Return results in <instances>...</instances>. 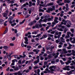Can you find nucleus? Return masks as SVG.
<instances>
[{"label":"nucleus","instance_id":"1","mask_svg":"<svg viewBox=\"0 0 75 75\" xmlns=\"http://www.w3.org/2000/svg\"><path fill=\"white\" fill-rule=\"evenodd\" d=\"M51 7L52 8H48V9L46 10V12L50 13H51V11H52L53 10H54L55 8V6H52Z\"/></svg>","mask_w":75,"mask_h":75},{"label":"nucleus","instance_id":"2","mask_svg":"<svg viewBox=\"0 0 75 75\" xmlns=\"http://www.w3.org/2000/svg\"><path fill=\"white\" fill-rule=\"evenodd\" d=\"M48 16H46L45 17V19L43 20L40 19L39 21V23H40V24H41V22H42V21L45 23H46V22H47V21H48Z\"/></svg>","mask_w":75,"mask_h":75},{"label":"nucleus","instance_id":"3","mask_svg":"<svg viewBox=\"0 0 75 75\" xmlns=\"http://www.w3.org/2000/svg\"><path fill=\"white\" fill-rule=\"evenodd\" d=\"M46 4H42V7H47V6H53L54 5V2H52L51 3H49L47 4L46 5H45Z\"/></svg>","mask_w":75,"mask_h":75},{"label":"nucleus","instance_id":"4","mask_svg":"<svg viewBox=\"0 0 75 75\" xmlns=\"http://www.w3.org/2000/svg\"><path fill=\"white\" fill-rule=\"evenodd\" d=\"M35 27L36 28H42V24H39V23H37L35 24Z\"/></svg>","mask_w":75,"mask_h":75},{"label":"nucleus","instance_id":"5","mask_svg":"<svg viewBox=\"0 0 75 75\" xmlns=\"http://www.w3.org/2000/svg\"><path fill=\"white\" fill-rule=\"evenodd\" d=\"M62 51L63 52H60V54H67L68 53V51H67L65 49H63Z\"/></svg>","mask_w":75,"mask_h":75},{"label":"nucleus","instance_id":"6","mask_svg":"<svg viewBox=\"0 0 75 75\" xmlns=\"http://www.w3.org/2000/svg\"><path fill=\"white\" fill-rule=\"evenodd\" d=\"M75 73V70H72L69 71V72H67V74L68 75H70L71 74H73Z\"/></svg>","mask_w":75,"mask_h":75},{"label":"nucleus","instance_id":"7","mask_svg":"<svg viewBox=\"0 0 75 75\" xmlns=\"http://www.w3.org/2000/svg\"><path fill=\"white\" fill-rule=\"evenodd\" d=\"M54 22H53L52 23V24L51 25V27H54V26L55 24H56V23H58V21H57V20H54Z\"/></svg>","mask_w":75,"mask_h":75},{"label":"nucleus","instance_id":"8","mask_svg":"<svg viewBox=\"0 0 75 75\" xmlns=\"http://www.w3.org/2000/svg\"><path fill=\"white\" fill-rule=\"evenodd\" d=\"M52 68L54 69H56V66H50L49 67V69L51 71H54V70Z\"/></svg>","mask_w":75,"mask_h":75},{"label":"nucleus","instance_id":"9","mask_svg":"<svg viewBox=\"0 0 75 75\" xmlns=\"http://www.w3.org/2000/svg\"><path fill=\"white\" fill-rule=\"evenodd\" d=\"M47 21H51L52 19L54 18V17L53 16H52L51 18H49L50 17V16L49 15H47Z\"/></svg>","mask_w":75,"mask_h":75},{"label":"nucleus","instance_id":"10","mask_svg":"<svg viewBox=\"0 0 75 75\" xmlns=\"http://www.w3.org/2000/svg\"><path fill=\"white\" fill-rule=\"evenodd\" d=\"M12 63L11 64V67L12 66V65H14L15 62H18V60L16 59H15L12 60Z\"/></svg>","mask_w":75,"mask_h":75},{"label":"nucleus","instance_id":"11","mask_svg":"<svg viewBox=\"0 0 75 75\" xmlns=\"http://www.w3.org/2000/svg\"><path fill=\"white\" fill-rule=\"evenodd\" d=\"M70 66H66L63 69V70H67V71H69L70 70V69L69 68H70Z\"/></svg>","mask_w":75,"mask_h":75},{"label":"nucleus","instance_id":"12","mask_svg":"<svg viewBox=\"0 0 75 75\" xmlns=\"http://www.w3.org/2000/svg\"><path fill=\"white\" fill-rule=\"evenodd\" d=\"M47 54H49V55H52L53 56H55L56 55V54L55 53H54L53 54V52H50L49 51H47Z\"/></svg>","mask_w":75,"mask_h":75},{"label":"nucleus","instance_id":"13","mask_svg":"<svg viewBox=\"0 0 75 75\" xmlns=\"http://www.w3.org/2000/svg\"><path fill=\"white\" fill-rule=\"evenodd\" d=\"M33 52H35L36 54H38V52H40V50H37V49H35L33 50Z\"/></svg>","mask_w":75,"mask_h":75},{"label":"nucleus","instance_id":"14","mask_svg":"<svg viewBox=\"0 0 75 75\" xmlns=\"http://www.w3.org/2000/svg\"><path fill=\"white\" fill-rule=\"evenodd\" d=\"M25 54V53L24 52H23V56L21 55H20L19 57L20 58H24L25 57H26V55L24 54Z\"/></svg>","mask_w":75,"mask_h":75},{"label":"nucleus","instance_id":"15","mask_svg":"<svg viewBox=\"0 0 75 75\" xmlns=\"http://www.w3.org/2000/svg\"><path fill=\"white\" fill-rule=\"evenodd\" d=\"M60 39L61 40V42H64V43L65 42V39L64 38L62 37H61L60 38Z\"/></svg>","mask_w":75,"mask_h":75},{"label":"nucleus","instance_id":"16","mask_svg":"<svg viewBox=\"0 0 75 75\" xmlns=\"http://www.w3.org/2000/svg\"><path fill=\"white\" fill-rule=\"evenodd\" d=\"M4 21L3 19H0V24H3L4 23Z\"/></svg>","mask_w":75,"mask_h":75},{"label":"nucleus","instance_id":"17","mask_svg":"<svg viewBox=\"0 0 75 75\" xmlns=\"http://www.w3.org/2000/svg\"><path fill=\"white\" fill-rule=\"evenodd\" d=\"M40 60H39V59H37V60L34 62V65H35V64H38Z\"/></svg>","mask_w":75,"mask_h":75},{"label":"nucleus","instance_id":"18","mask_svg":"<svg viewBox=\"0 0 75 75\" xmlns=\"http://www.w3.org/2000/svg\"><path fill=\"white\" fill-rule=\"evenodd\" d=\"M64 1L65 3H69L70 2V1L68 0H64Z\"/></svg>","mask_w":75,"mask_h":75},{"label":"nucleus","instance_id":"19","mask_svg":"<svg viewBox=\"0 0 75 75\" xmlns=\"http://www.w3.org/2000/svg\"><path fill=\"white\" fill-rule=\"evenodd\" d=\"M2 15L4 17H7V13H3L2 14Z\"/></svg>","mask_w":75,"mask_h":75},{"label":"nucleus","instance_id":"20","mask_svg":"<svg viewBox=\"0 0 75 75\" xmlns=\"http://www.w3.org/2000/svg\"><path fill=\"white\" fill-rule=\"evenodd\" d=\"M72 54V53H71L69 54L68 53L67 54H66L64 55V57H65V55H67V56H70Z\"/></svg>","mask_w":75,"mask_h":75},{"label":"nucleus","instance_id":"21","mask_svg":"<svg viewBox=\"0 0 75 75\" xmlns=\"http://www.w3.org/2000/svg\"><path fill=\"white\" fill-rule=\"evenodd\" d=\"M11 54H10L7 56V58H8V59H11Z\"/></svg>","mask_w":75,"mask_h":75},{"label":"nucleus","instance_id":"22","mask_svg":"<svg viewBox=\"0 0 75 75\" xmlns=\"http://www.w3.org/2000/svg\"><path fill=\"white\" fill-rule=\"evenodd\" d=\"M67 21H65L64 23L63 22H62L61 23V24L63 25L64 24V25H66L67 24Z\"/></svg>","mask_w":75,"mask_h":75},{"label":"nucleus","instance_id":"23","mask_svg":"<svg viewBox=\"0 0 75 75\" xmlns=\"http://www.w3.org/2000/svg\"><path fill=\"white\" fill-rule=\"evenodd\" d=\"M13 18H14L12 16H11L9 17L8 20H13Z\"/></svg>","mask_w":75,"mask_h":75},{"label":"nucleus","instance_id":"24","mask_svg":"<svg viewBox=\"0 0 75 75\" xmlns=\"http://www.w3.org/2000/svg\"><path fill=\"white\" fill-rule=\"evenodd\" d=\"M42 36L43 38H47V37H48L47 35L46 34L43 35Z\"/></svg>","mask_w":75,"mask_h":75},{"label":"nucleus","instance_id":"25","mask_svg":"<svg viewBox=\"0 0 75 75\" xmlns=\"http://www.w3.org/2000/svg\"><path fill=\"white\" fill-rule=\"evenodd\" d=\"M33 24H34V22H30L29 23L28 25H32Z\"/></svg>","mask_w":75,"mask_h":75},{"label":"nucleus","instance_id":"26","mask_svg":"<svg viewBox=\"0 0 75 75\" xmlns=\"http://www.w3.org/2000/svg\"><path fill=\"white\" fill-rule=\"evenodd\" d=\"M27 12L24 11L23 12V14L25 16H26V15H27Z\"/></svg>","mask_w":75,"mask_h":75},{"label":"nucleus","instance_id":"27","mask_svg":"<svg viewBox=\"0 0 75 75\" xmlns=\"http://www.w3.org/2000/svg\"><path fill=\"white\" fill-rule=\"evenodd\" d=\"M57 30L59 31H63V29L62 28H58L57 29Z\"/></svg>","mask_w":75,"mask_h":75},{"label":"nucleus","instance_id":"28","mask_svg":"<svg viewBox=\"0 0 75 75\" xmlns=\"http://www.w3.org/2000/svg\"><path fill=\"white\" fill-rule=\"evenodd\" d=\"M29 7H31V6H33V5H32V2L29 1Z\"/></svg>","mask_w":75,"mask_h":75},{"label":"nucleus","instance_id":"29","mask_svg":"<svg viewBox=\"0 0 75 75\" xmlns=\"http://www.w3.org/2000/svg\"><path fill=\"white\" fill-rule=\"evenodd\" d=\"M46 67L47 68L46 69V71H49V70H48V67H49V65H46Z\"/></svg>","mask_w":75,"mask_h":75},{"label":"nucleus","instance_id":"30","mask_svg":"<svg viewBox=\"0 0 75 75\" xmlns=\"http://www.w3.org/2000/svg\"><path fill=\"white\" fill-rule=\"evenodd\" d=\"M17 73L18 74V75H22V73H21V71H19Z\"/></svg>","mask_w":75,"mask_h":75},{"label":"nucleus","instance_id":"31","mask_svg":"<svg viewBox=\"0 0 75 75\" xmlns=\"http://www.w3.org/2000/svg\"><path fill=\"white\" fill-rule=\"evenodd\" d=\"M25 21V19H24L22 22H20V24L21 25L22 24H23Z\"/></svg>","mask_w":75,"mask_h":75},{"label":"nucleus","instance_id":"32","mask_svg":"<svg viewBox=\"0 0 75 75\" xmlns=\"http://www.w3.org/2000/svg\"><path fill=\"white\" fill-rule=\"evenodd\" d=\"M39 11H40V12H44V10L41 9H40L39 10Z\"/></svg>","mask_w":75,"mask_h":75},{"label":"nucleus","instance_id":"33","mask_svg":"<svg viewBox=\"0 0 75 75\" xmlns=\"http://www.w3.org/2000/svg\"><path fill=\"white\" fill-rule=\"evenodd\" d=\"M59 53H58V52L57 53H56L57 55H56L54 56V58H57L58 57V55H59Z\"/></svg>","mask_w":75,"mask_h":75},{"label":"nucleus","instance_id":"34","mask_svg":"<svg viewBox=\"0 0 75 75\" xmlns=\"http://www.w3.org/2000/svg\"><path fill=\"white\" fill-rule=\"evenodd\" d=\"M48 35L49 37H53V35L51 34H48Z\"/></svg>","mask_w":75,"mask_h":75},{"label":"nucleus","instance_id":"35","mask_svg":"<svg viewBox=\"0 0 75 75\" xmlns=\"http://www.w3.org/2000/svg\"><path fill=\"white\" fill-rule=\"evenodd\" d=\"M71 33L70 32H67V36H69V37H70V34H71Z\"/></svg>","mask_w":75,"mask_h":75},{"label":"nucleus","instance_id":"36","mask_svg":"<svg viewBox=\"0 0 75 75\" xmlns=\"http://www.w3.org/2000/svg\"><path fill=\"white\" fill-rule=\"evenodd\" d=\"M60 62L61 63V64L62 65H64V64L65 63L64 62H63V61L62 60H60Z\"/></svg>","mask_w":75,"mask_h":75},{"label":"nucleus","instance_id":"37","mask_svg":"<svg viewBox=\"0 0 75 75\" xmlns=\"http://www.w3.org/2000/svg\"><path fill=\"white\" fill-rule=\"evenodd\" d=\"M8 31V29L7 28H6L5 31L4 33V34H6V33H7Z\"/></svg>","mask_w":75,"mask_h":75},{"label":"nucleus","instance_id":"38","mask_svg":"<svg viewBox=\"0 0 75 75\" xmlns=\"http://www.w3.org/2000/svg\"><path fill=\"white\" fill-rule=\"evenodd\" d=\"M29 4L28 2H26L25 4H24V6H28Z\"/></svg>","mask_w":75,"mask_h":75},{"label":"nucleus","instance_id":"39","mask_svg":"<svg viewBox=\"0 0 75 75\" xmlns=\"http://www.w3.org/2000/svg\"><path fill=\"white\" fill-rule=\"evenodd\" d=\"M24 39L25 40V41H28V38L27 37H25L24 38Z\"/></svg>","mask_w":75,"mask_h":75},{"label":"nucleus","instance_id":"40","mask_svg":"<svg viewBox=\"0 0 75 75\" xmlns=\"http://www.w3.org/2000/svg\"><path fill=\"white\" fill-rule=\"evenodd\" d=\"M67 23H69V24L70 25H72V24L71 23V22L69 21H67Z\"/></svg>","mask_w":75,"mask_h":75},{"label":"nucleus","instance_id":"41","mask_svg":"<svg viewBox=\"0 0 75 75\" xmlns=\"http://www.w3.org/2000/svg\"><path fill=\"white\" fill-rule=\"evenodd\" d=\"M39 32V30H37L36 31H35V34H38V33Z\"/></svg>","mask_w":75,"mask_h":75},{"label":"nucleus","instance_id":"42","mask_svg":"<svg viewBox=\"0 0 75 75\" xmlns=\"http://www.w3.org/2000/svg\"><path fill=\"white\" fill-rule=\"evenodd\" d=\"M40 68V67H38L37 66H35L34 67V68L35 69H37V68Z\"/></svg>","mask_w":75,"mask_h":75},{"label":"nucleus","instance_id":"43","mask_svg":"<svg viewBox=\"0 0 75 75\" xmlns=\"http://www.w3.org/2000/svg\"><path fill=\"white\" fill-rule=\"evenodd\" d=\"M14 69L15 71H16V70H18V69H19L18 68V67H16Z\"/></svg>","mask_w":75,"mask_h":75},{"label":"nucleus","instance_id":"44","mask_svg":"<svg viewBox=\"0 0 75 75\" xmlns=\"http://www.w3.org/2000/svg\"><path fill=\"white\" fill-rule=\"evenodd\" d=\"M37 0V4L38 6L40 4V0Z\"/></svg>","mask_w":75,"mask_h":75},{"label":"nucleus","instance_id":"45","mask_svg":"<svg viewBox=\"0 0 75 75\" xmlns=\"http://www.w3.org/2000/svg\"><path fill=\"white\" fill-rule=\"evenodd\" d=\"M70 68L71 69H74V68H75V67H74V66H71L70 67Z\"/></svg>","mask_w":75,"mask_h":75},{"label":"nucleus","instance_id":"46","mask_svg":"<svg viewBox=\"0 0 75 75\" xmlns=\"http://www.w3.org/2000/svg\"><path fill=\"white\" fill-rule=\"evenodd\" d=\"M64 33H66V32L67 31V30H68L66 28V27L65 28V29H64Z\"/></svg>","mask_w":75,"mask_h":75},{"label":"nucleus","instance_id":"47","mask_svg":"<svg viewBox=\"0 0 75 75\" xmlns=\"http://www.w3.org/2000/svg\"><path fill=\"white\" fill-rule=\"evenodd\" d=\"M64 3H62L59 4V5L60 6H62V5H64Z\"/></svg>","mask_w":75,"mask_h":75},{"label":"nucleus","instance_id":"48","mask_svg":"<svg viewBox=\"0 0 75 75\" xmlns=\"http://www.w3.org/2000/svg\"><path fill=\"white\" fill-rule=\"evenodd\" d=\"M40 30L42 31H45V30L43 28H41L40 29Z\"/></svg>","mask_w":75,"mask_h":75},{"label":"nucleus","instance_id":"49","mask_svg":"<svg viewBox=\"0 0 75 75\" xmlns=\"http://www.w3.org/2000/svg\"><path fill=\"white\" fill-rule=\"evenodd\" d=\"M70 31L72 32V33H74V30L73 29H71Z\"/></svg>","mask_w":75,"mask_h":75},{"label":"nucleus","instance_id":"50","mask_svg":"<svg viewBox=\"0 0 75 75\" xmlns=\"http://www.w3.org/2000/svg\"><path fill=\"white\" fill-rule=\"evenodd\" d=\"M28 54L29 55H31V54L32 55H33V54H34V53L33 52H30L28 53Z\"/></svg>","mask_w":75,"mask_h":75},{"label":"nucleus","instance_id":"51","mask_svg":"<svg viewBox=\"0 0 75 75\" xmlns=\"http://www.w3.org/2000/svg\"><path fill=\"white\" fill-rule=\"evenodd\" d=\"M48 61H47V62H44V65H47V64L48 63Z\"/></svg>","mask_w":75,"mask_h":75},{"label":"nucleus","instance_id":"52","mask_svg":"<svg viewBox=\"0 0 75 75\" xmlns=\"http://www.w3.org/2000/svg\"><path fill=\"white\" fill-rule=\"evenodd\" d=\"M8 21H9L10 24H12V23H13V22H12V21H11V20H8Z\"/></svg>","mask_w":75,"mask_h":75},{"label":"nucleus","instance_id":"53","mask_svg":"<svg viewBox=\"0 0 75 75\" xmlns=\"http://www.w3.org/2000/svg\"><path fill=\"white\" fill-rule=\"evenodd\" d=\"M41 35L40 34H37V35L36 36V37H40V36H41Z\"/></svg>","mask_w":75,"mask_h":75},{"label":"nucleus","instance_id":"54","mask_svg":"<svg viewBox=\"0 0 75 75\" xmlns=\"http://www.w3.org/2000/svg\"><path fill=\"white\" fill-rule=\"evenodd\" d=\"M62 1V0H58L57 1V3H59L60 2Z\"/></svg>","mask_w":75,"mask_h":75},{"label":"nucleus","instance_id":"55","mask_svg":"<svg viewBox=\"0 0 75 75\" xmlns=\"http://www.w3.org/2000/svg\"><path fill=\"white\" fill-rule=\"evenodd\" d=\"M50 70H49L48 71H44V73H45V74H47V72H50Z\"/></svg>","mask_w":75,"mask_h":75},{"label":"nucleus","instance_id":"56","mask_svg":"<svg viewBox=\"0 0 75 75\" xmlns=\"http://www.w3.org/2000/svg\"><path fill=\"white\" fill-rule=\"evenodd\" d=\"M18 63L19 64H21V60H19L18 61Z\"/></svg>","mask_w":75,"mask_h":75},{"label":"nucleus","instance_id":"57","mask_svg":"<svg viewBox=\"0 0 75 75\" xmlns=\"http://www.w3.org/2000/svg\"><path fill=\"white\" fill-rule=\"evenodd\" d=\"M66 27L64 26H61V28H62V29H63L64 30V29H65V28Z\"/></svg>","mask_w":75,"mask_h":75},{"label":"nucleus","instance_id":"58","mask_svg":"<svg viewBox=\"0 0 75 75\" xmlns=\"http://www.w3.org/2000/svg\"><path fill=\"white\" fill-rule=\"evenodd\" d=\"M9 45H10V46H14V44L13 43H10L9 44Z\"/></svg>","mask_w":75,"mask_h":75},{"label":"nucleus","instance_id":"59","mask_svg":"<svg viewBox=\"0 0 75 75\" xmlns=\"http://www.w3.org/2000/svg\"><path fill=\"white\" fill-rule=\"evenodd\" d=\"M52 31V29H50L49 30L47 31L48 33H51V31Z\"/></svg>","mask_w":75,"mask_h":75},{"label":"nucleus","instance_id":"60","mask_svg":"<svg viewBox=\"0 0 75 75\" xmlns=\"http://www.w3.org/2000/svg\"><path fill=\"white\" fill-rule=\"evenodd\" d=\"M27 48L30 49V48H31V46H27Z\"/></svg>","mask_w":75,"mask_h":75},{"label":"nucleus","instance_id":"61","mask_svg":"<svg viewBox=\"0 0 75 75\" xmlns=\"http://www.w3.org/2000/svg\"><path fill=\"white\" fill-rule=\"evenodd\" d=\"M52 57V56H51V55H49L48 56V58H49V59H50V58H51Z\"/></svg>","mask_w":75,"mask_h":75},{"label":"nucleus","instance_id":"62","mask_svg":"<svg viewBox=\"0 0 75 75\" xmlns=\"http://www.w3.org/2000/svg\"><path fill=\"white\" fill-rule=\"evenodd\" d=\"M59 41V39L58 40H56V42L57 43H58V42H60V41Z\"/></svg>","mask_w":75,"mask_h":75},{"label":"nucleus","instance_id":"63","mask_svg":"<svg viewBox=\"0 0 75 75\" xmlns=\"http://www.w3.org/2000/svg\"><path fill=\"white\" fill-rule=\"evenodd\" d=\"M42 47V46H41V45H39L38 47V48L39 49L41 48Z\"/></svg>","mask_w":75,"mask_h":75},{"label":"nucleus","instance_id":"64","mask_svg":"<svg viewBox=\"0 0 75 75\" xmlns=\"http://www.w3.org/2000/svg\"><path fill=\"white\" fill-rule=\"evenodd\" d=\"M3 48H4V49H7V48H8V47L5 46H4L3 47Z\"/></svg>","mask_w":75,"mask_h":75}]
</instances>
